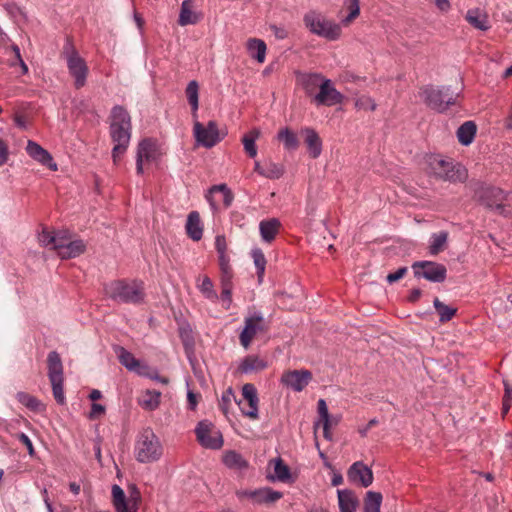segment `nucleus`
<instances>
[{
  "label": "nucleus",
  "mask_w": 512,
  "mask_h": 512,
  "mask_svg": "<svg viewBox=\"0 0 512 512\" xmlns=\"http://www.w3.org/2000/svg\"><path fill=\"white\" fill-rule=\"evenodd\" d=\"M109 134L114 143L112 158L115 163L126 152L132 134L131 116L122 105L112 107L109 116Z\"/></svg>",
  "instance_id": "obj_1"
},
{
  "label": "nucleus",
  "mask_w": 512,
  "mask_h": 512,
  "mask_svg": "<svg viewBox=\"0 0 512 512\" xmlns=\"http://www.w3.org/2000/svg\"><path fill=\"white\" fill-rule=\"evenodd\" d=\"M107 298L119 304L141 305L145 302L144 282L138 279H117L103 287Z\"/></svg>",
  "instance_id": "obj_2"
},
{
  "label": "nucleus",
  "mask_w": 512,
  "mask_h": 512,
  "mask_svg": "<svg viewBox=\"0 0 512 512\" xmlns=\"http://www.w3.org/2000/svg\"><path fill=\"white\" fill-rule=\"evenodd\" d=\"M303 24L311 34L328 41H336L342 35L341 23L335 22L318 10L307 11L303 16Z\"/></svg>",
  "instance_id": "obj_3"
},
{
  "label": "nucleus",
  "mask_w": 512,
  "mask_h": 512,
  "mask_svg": "<svg viewBox=\"0 0 512 512\" xmlns=\"http://www.w3.org/2000/svg\"><path fill=\"white\" fill-rule=\"evenodd\" d=\"M419 96L427 107L438 113H444L451 106L457 105L460 92L453 90L451 86L426 85L420 89Z\"/></svg>",
  "instance_id": "obj_4"
},
{
  "label": "nucleus",
  "mask_w": 512,
  "mask_h": 512,
  "mask_svg": "<svg viewBox=\"0 0 512 512\" xmlns=\"http://www.w3.org/2000/svg\"><path fill=\"white\" fill-rule=\"evenodd\" d=\"M428 167L430 173L437 179L449 181L451 183H463L468 177L467 170L459 163L451 159H444L439 156H430L428 158Z\"/></svg>",
  "instance_id": "obj_5"
},
{
  "label": "nucleus",
  "mask_w": 512,
  "mask_h": 512,
  "mask_svg": "<svg viewBox=\"0 0 512 512\" xmlns=\"http://www.w3.org/2000/svg\"><path fill=\"white\" fill-rule=\"evenodd\" d=\"M163 453L162 445L152 429L146 428L137 437L134 454L140 463L158 461Z\"/></svg>",
  "instance_id": "obj_6"
},
{
  "label": "nucleus",
  "mask_w": 512,
  "mask_h": 512,
  "mask_svg": "<svg viewBox=\"0 0 512 512\" xmlns=\"http://www.w3.org/2000/svg\"><path fill=\"white\" fill-rule=\"evenodd\" d=\"M62 55L66 59L69 74L74 78L75 87L77 89L84 87L89 69L85 60L79 55L69 39L63 46Z\"/></svg>",
  "instance_id": "obj_7"
},
{
  "label": "nucleus",
  "mask_w": 512,
  "mask_h": 512,
  "mask_svg": "<svg viewBox=\"0 0 512 512\" xmlns=\"http://www.w3.org/2000/svg\"><path fill=\"white\" fill-rule=\"evenodd\" d=\"M412 269L416 278H424L433 283H442L447 277L445 265L433 261H416Z\"/></svg>",
  "instance_id": "obj_8"
},
{
  "label": "nucleus",
  "mask_w": 512,
  "mask_h": 512,
  "mask_svg": "<svg viewBox=\"0 0 512 512\" xmlns=\"http://www.w3.org/2000/svg\"><path fill=\"white\" fill-rule=\"evenodd\" d=\"M244 328L239 335L240 344L248 349L251 345L253 338L259 332L267 330L263 314L259 311L254 312L251 316L244 319Z\"/></svg>",
  "instance_id": "obj_9"
},
{
  "label": "nucleus",
  "mask_w": 512,
  "mask_h": 512,
  "mask_svg": "<svg viewBox=\"0 0 512 512\" xmlns=\"http://www.w3.org/2000/svg\"><path fill=\"white\" fill-rule=\"evenodd\" d=\"M193 131L197 143L205 148L214 147L222 139L215 121H209L206 126L196 121Z\"/></svg>",
  "instance_id": "obj_10"
},
{
  "label": "nucleus",
  "mask_w": 512,
  "mask_h": 512,
  "mask_svg": "<svg viewBox=\"0 0 512 512\" xmlns=\"http://www.w3.org/2000/svg\"><path fill=\"white\" fill-rule=\"evenodd\" d=\"M213 426L208 421H200L196 428L195 434L198 442L204 448L220 449L223 445V438L219 431H213Z\"/></svg>",
  "instance_id": "obj_11"
},
{
  "label": "nucleus",
  "mask_w": 512,
  "mask_h": 512,
  "mask_svg": "<svg viewBox=\"0 0 512 512\" xmlns=\"http://www.w3.org/2000/svg\"><path fill=\"white\" fill-rule=\"evenodd\" d=\"M505 199V192L497 187H485L479 192L480 203L488 209L497 211L501 215L505 212V206L503 204Z\"/></svg>",
  "instance_id": "obj_12"
},
{
  "label": "nucleus",
  "mask_w": 512,
  "mask_h": 512,
  "mask_svg": "<svg viewBox=\"0 0 512 512\" xmlns=\"http://www.w3.org/2000/svg\"><path fill=\"white\" fill-rule=\"evenodd\" d=\"M344 96L334 87L330 79H325L321 88L314 95L313 101L317 106H334L343 102Z\"/></svg>",
  "instance_id": "obj_13"
},
{
  "label": "nucleus",
  "mask_w": 512,
  "mask_h": 512,
  "mask_svg": "<svg viewBox=\"0 0 512 512\" xmlns=\"http://www.w3.org/2000/svg\"><path fill=\"white\" fill-rule=\"evenodd\" d=\"M157 158V143L151 138H145L138 143L136 153V172L143 174V163H150Z\"/></svg>",
  "instance_id": "obj_14"
},
{
  "label": "nucleus",
  "mask_w": 512,
  "mask_h": 512,
  "mask_svg": "<svg viewBox=\"0 0 512 512\" xmlns=\"http://www.w3.org/2000/svg\"><path fill=\"white\" fill-rule=\"evenodd\" d=\"M242 396L247 401L246 405H243L242 401L237 402L243 415L250 419H258V393L257 389L252 383H246L242 387Z\"/></svg>",
  "instance_id": "obj_15"
},
{
  "label": "nucleus",
  "mask_w": 512,
  "mask_h": 512,
  "mask_svg": "<svg viewBox=\"0 0 512 512\" xmlns=\"http://www.w3.org/2000/svg\"><path fill=\"white\" fill-rule=\"evenodd\" d=\"M347 479L350 483L367 488L373 483V472L362 461L354 462L347 470Z\"/></svg>",
  "instance_id": "obj_16"
},
{
  "label": "nucleus",
  "mask_w": 512,
  "mask_h": 512,
  "mask_svg": "<svg viewBox=\"0 0 512 512\" xmlns=\"http://www.w3.org/2000/svg\"><path fill=\"white\" fill-rule=\"evenodd\" d=\"M312 380V373L309 370H290L281 376V383L295 392L302 391Z\"/></svg>",
  "instance_id": "obj_17"
},
{
  "label": "nucleus",
  "mask_w": 512,
  "mask_h": 512,
  "mask_svg": "<svg viewBox=\"0 0 512 512\" xmlns=\"http://www.w3.org/2000/svg\"><path fill=\"white\" fill-rule=\"evenodd\" d=\"M26 152L32 159L46 166L51 171H57L58 166L57 163L54 162L52 155L38 143L29 140L27 142Z\"/></svg>",
  "instance_id": "obj_18"
},
{
  "label": "nucleus",
  "mask_w": 512,
  "mask_h": 512,
  "mask_svg": "<svg viewBox=\"0 0 512 512\" xmlns=\"http://www.w3.org/2000/svg\"><path fill=\"white\" fill-rule=\"evenodd\" d=\"M326 78L320 73H300L298 82L308 97L314 98Z\"/></svg>",
  "instance_id": "obj_19"
},
{
  "label": "nucleus",
  "mask_w": 512,
  "mask_h": 512,
  "mask_svg": "<svg viewBox=\"0 0 512 512\" xmlns=\"http://www.w3.org/2000/svg\"><path fill=\"white\" fill-rule=\"evenodd\" d=\"M195 0H184L181 4L178 24L180 26L197 24L201 18V13L194 11Z\"/></svg>",
  "instance_id": "obj_20"
},
{
  "label": "nucleus",
  "mask_w": 512,
  "mask_h": 512,
  "mask_svg": "<svg viewBox=\"0 0 512 512\" xmlns=\"http://www.w3.org/2000/svg\"><path fill=\"white\" fill-rule=\"evenodd\" d=\"M281 222L278 218H269L260 221L259 232L262 241L271 243L279 233Z\"/></svg>",
  "instance_id": "obj_21"
},
{
  "label": "nucleus",
  "mask_w": 512,
  "mask_h": 512,
  "mask_svg": "<svg viewBox=\"0 0 512 512\" xmlns=\"http://www.w3.org/2000/svg\"><path fill=\"white\" fill-rule=\"evenodd\" d=\"M338 504L340 512H355L359 500L355 493L350 489H342L337 491Z\"/></svg>",
  "instance_id": "obj_22"
},
{
  "label": "nucleus",
  "mask_w": 512,
  "mask_h": 512,
  "mask_svg": "<svg viewBox=\"0 0 512 512\" xmlns=\"http://www.w3.org/2000/svg\"><path fill=\"white\" fill-rule=\"evenodd\" d=\"M267 367V361L257 355L246 356L238 366V371L242 374L262 371Z\"/></svg>",
  "instance_id": "obj_23"
},
{
  "label": "nucleus",
  "mask_w": 512,
  "mask_h": 512,
  "mask_svg": "<svg viewBox=\"0 0 512 512\" xmlns=\"http://www.w3.org/2000/svg\"><path fill=\"white\" fill-rule=\"evenodd\" d=\"M302 133L305 135L304 142L307 145L309 155L317 158L322 152V141L318 133L312 128H304Z\"/></svg>",
  "instance_id": "obj_24"
},
{
  "label": "nucleus",
  "mask_w": 512,
  "mask_h": 512,
  "mask_svg": "<svg viewBox=\"0 0 512 512\" xmlns=\"http://www.w3.org/2000/svg\"><path fill=\"white\" fill-rule=\"evenodd\" d=\"M186 233L193 241H199L203 236V225L197 211L188 214L186 222Z\"/></svg>",
  "instance_id": "obj_25"
},
{
  "label": "nucleus",
  "mask_w": 512,
  "mask_h": 512,
  "mask_svg": "<svg viewBox=\"0 0 512 512\" xmlns=\"http://www.w3.org/2000/svg\"><path fill=\"white\" fill-rule=\"evenodd\" d=\"M465 19L478 30L487 31L490 28L488 15L478 8L468 10Z\"/></svg>",
  "instance_id": "obj_26"
},
{
  "label": "nucleus",
  "mask_w": 512,
  "mask_h": 512,
  "mask_svg": "<svg viewBox=\"0 0 512 512\" xmlns=\"http://www.w3.org/2000/svg\"><path fill=\"white\" fill-rule=\"evenodd\" d=\"M161 395L160 391L147 389L142 393L141 398L138 400V404L144 410L154 411L160 406Z\"/></svg>",
  "instance_id": "obj_27"
},
{
  "label": "nucleus",
  "mask_w": 512,
  "mask_h": 512,
  "mask_svg": "<svg viewBox=\"0 0 512 512\" xmlns=\"http://www.w3.org/2000/svg\"><path fill=\"white\" fill-rule=\"evenodd\" d=\"M49 380L61 379L63 377V364L58 352L51 351L47 357Z\"/></svg>",
  "instance_id": "obj_28"
},
{
  "label": "nucleus",
  "mask_w": 512,
  "mask_h": 512,
  "mask_svg": "<svg viewBox=\"0 0 512 512\" xmlns=\"http://www.w3.org/2000/svg\"><path fill=\"white\" fill-rule=\"evenodd\" d=\"M269 465H273L274 468V475L268 476L270 480L284 483L290 481V469L280 457L270 460Z\"/></svg>",
  "instance_id": "obj_29"
},
{
  "label": "nucleus",
  "mask_w": 512,
  "mask_h": 512,
  "mask_svg": "<svg viewBox=\"0 0 512 512\" xmlns=\"http://www.w3.org/2000/svg\"><path fill=\"white\" fill-rule=\"evenodd\" d=\"M86 245L83 240L69 241L59 252L58 256L62 259H71L78 257L85 252Z\"/></svg>",
  "instance_id": "obj_30"
},
{
  "label": "nucleus",
  "mask_w": 512,
  "mask_h": 512,
  "mask_svg": "<svg viewBox=\"0 0 512 512\" xmlns=\"http://www.w3.org/2000/svg\"><path fill=\"white\" fill-rule=\"evenodd\" d=\"M214 193H219L221 195L225 207H229L232 204L234 196L226 184L214 185L210 188L209 195H207L206 198L213 208L216 207L212 198V194Z\"/></svg>",
  "instance_id": "obj_31"
},
{
  "label": "nucleus",
  "mask_w": 512,
  "mask_h": 512,
  "mask_svg": "<svg viewBox=\"0 0 512 512\" xmlns=\"http://www.w3.org/2000/svg\"><path fill=\"white\" fill-rule=\"evenodd\" d=\"M477 126L473 121L464 122L457 130L459 143L464 146L471 144L475 138Z\"/></svg>",
  "instance_id": "obj_32"
},
{
  "label": "nucleus",
  "mask_w": 512,
  "mask_h": 512,
  "mask_svg": "<svg viewBox=\"0 0 512 512\" xmlns=\"http://www.w3.org/2000/svg\"><path fill=\"white\" fill-rule=\"evenodd\" d=\"M266 49V44L261 39L250 38L247 41V50L249 55L259 63H263L265 61Z\"/></svg>",
  "instance_id": "obj_33"
},
{
  "label": "nucleus",
  "mask_w": 512,
  "mask_h": 512,
  "mask_svg": "<svg viewBox=\"0 0 512 512\" xmlns=\"http://www.w3.org/2000/svg\"><path fill=\"white\" fill-rule=\"evenodd\" d=\"M185 94L191 107L192 116L197 118V111L199 108V84L196 80H192L188 83L185 89Z\"/></svg>",
  "instance_id": "obj_34"
},
{
  "label": "nucleus",
  "mask_w": 512,
  "mask_h": 512,
  "mask_svg": "<svg viewBox=\"0 0 512 512\" xmlns=\"http://www.w3.org/2000/svg\"><path fill=\"white\" fill-rule=\"evenodd\" d=\"M255 503L256 504H269L274 503L282 498L283 494L279 491H275L270 487L256 489L255 493Z\"/></svg>",
  "instance_id": "obj_35"
},
{
  "label": "nucleus",
  "mask_w": 512,
  "mask_h": 512,
  "mask_svg": "<svg viewBox=\"0 0 512 512\" xmlns=\"http://www.w3.org/2000/svg\"><path fill=\"white\" fill-rule=\"evenodd\" d=\"M179 337L183 344V348L187 358L192 361L195 350V340L192 330L189 327H182L179 330Z\"/></svg>",
  "instance_id": "obj_36"
},
{
  "label": "nucleus",
  "mask_w": 512,
  "mask_h": 512,
  "mask_svg": "<svg viewBox=\"0 0 512 512\" xmlns=\"http://www.w3.org/2000/svg\"><path fill=\"white\" fill-rule=\"evenodd\" d=\"M115 353L117 354L118 360L127 370H135L137 366H139V360L134 357V355L126 350L122 346H116L114 348Z\"/></svg>",
  "instance_id": "obj_37"
},
{
  "label": "nucleus",
  "mask_w": 512,
  "mask_h": 512,
  "mask_svg": "<svg viewBox=\"0 0 512 512\" xmlns=\"http://www.w3.org/2000/svg\"><path fill=\"white\" fill-rule=\"evenodd\" d=\"M259 136H260V131L258 129H252L249 133L245 134L242 138L244 150L247 153V155L251 158H255L257 155V146H256L255 142Z\"/></svg>",
  "instance_id": "obj_38"
},
{
  "label": "nucleus",
  "mask_w": 512,
  "mask_h": 512,
  "mask_svg": "<svg viewBox=\"0 0 512 512\" xmlns=\"http://www.w3.org/2000/svg\"><path fill=\"white\" fill-rule=\"evenodd\" d=\"M224 464L231 469L243 470L248 468V462L243 458L240 453L229 451L223 458Z\"/></svg>",
  "instance_id": "obj_39"
},
{
  "label": "nucleus",
  "mask_w": 512,
  "mask_h": 512,
  "mask_svg": "<svg viewBox=\"0 0 512 512\" xmlns=\"http://www.w3.org/2000/svg\"><path fill=\"white\" fill-rule=\"evenodd\" d=\"M382 499L380 492L368 491L364 499V512H380Z\"/></svg>",
  "instance_id": "obj_40"
},
{
  "label": "nucleus",
  "mask_w": 512,
  "mask_h": 512,
  "mask_svg": "<svg viewBox=\"0 0 512 512\" xmlns=\"http://www.w3.org/2000/svg\"><path fill=\"white\" fill-rule=\"evenodd\" d=\"M448 239V233L446 231H441L439 233H434L430 239L429 245V253L430 255H438L441 251L444 250V246Z\"/></svg>",
  "instance_id": "obj_41"
},
{
  "label": "nucleus",
  "mask_w": 512,
  "mask_h": 512,
  "mask_svg": "<svg viewBox=\"0 0 512 512\" xmlns=\"http://www.w3.org/2000/svg\"><path fill=\"white\" fill-rule=\"evenodd\" d=\"M433 305L437 313L439 314V321L441 323L450 321L457 312L456 308L444 304L437 297L434 299Z\"/></svg>",
  "instance_id": "obj_42"
},
{
  "label": "nucleus",
  "mask_w": 512,
  "mask_h": 512,
  "mask_svg": "<svg viewBox=\"0 0 512 512\" xmlns=\"http://www.w3.org/2000/svg\"><path fill=\"white\" fill-rule=\"evenodd\" d=\"M16 399L19 403L33 412H39L43 408L42 403L36 397L26 392H18L16 394Z\"/></svg>",
  "instance_id": "obj_43"
},
{
  "label": "nucleus",
  "mask_w": 512,
  "mask_h": 512,
  "mask_svg": "<svg viewBox=\"0 0 512 512\" xmlns=\"http://www.w3.org/2000/svg\"><path fill=\"white\" fill-rule=\"evenodd\" d=\"M277 138L279 141L283 142V145L287 150H296L299 146L296 134L288 128L280 130L277 134Z\"/></svg>",
  "instance_id": "obj_44"
},
{
  "label": "nucleus",
  "mask_w": 512,
  "mask_h": 512,
  "mask_svg": "<svg viewBox=\"0 0 512 512\" xmlns=\"http://www.w3.org/2000/svg\"><path fill=\"white\" fill-rule=\"evenodd\" d=\"M344 5L349 13L340 23L342 26L347 27L360 15V0H346Z\"/></svg>",
  "instance_id": "obj_45"
},
{
  "label": "nucleus",
  "mask_w": 512,
  "mask_h": 512,
  "mask_svg": "<svg viewBox=\"0 0 512 512\" xmlns=\"http://www.w3.org/2000/svg\"><path fill=\"white\" fill-rule=\"evenodd\" d=\"M283 174V165L275 163L271 160L264 161V170L261 171V176L268 179H279Z\"/></svg>",
  "instance_id": "obj_46"
},
{
  "label": "nucleus",
  "mask_w": 512,
  "mask_h": 512,
  "mask_svg": "<svg viewBox=\"0 0 512 512\" xmlns=\"http://www.w3.org/2000/svg\"><path fill=\"white\" fill-rule=\"evenodd\" d=\"M251 256L253 258L255 267H256V273L258 276L259 281L262 280L265 272V266H266V258L264 253L260 248H255L251 251Z\"/></svg>",
  "instance_id": "obj_47"
},
{
  "label": "nucleus",
  "mask_w": 512,
  "mask_h": 512,
  "mask_svg": "<svg viewBox=\"0 0 512 512\" xmlns=\"http://www.w3.org/2000/svg\"><path fill=\"white\" fill-rule=\"evenodd\" d=\"M200 292L209 300L216 301L218 299V295L214 290L213 283L208 276H205L202 279V282L198 285Z\"/></svg>",
  "instance_id": "obj_48"
},
{
  "label": "nucleus",
  "mask_w": 512,
  "mask_h": 512,
  "mask_svg": "<svg viewBox=\"0 0 512 512\" xmlns=\"http://www.w3.org/2000/svg\"><path fill=\"white\" fill-rule=\"evenodd\" d=\"M318 414L321 421L323 422L324 437L329 438L330 419L328 407L324 399H320L318 401Z\"/></svg>",
  "instance_id": "obj_49"
},
{
  "label": "nucleus",
  "mask_w": 512,
  "mask_h": 512,
  "mask_svg": "<svg viewBox=\"0 0 512 512\" xmlns=\"http://www.w3.org/2000/svg\"><path fill=\"white\" fill-rule=\"evenodd\" d=\"M50 382H51L53 397H54L55 401L59 405H64L66 403V398H65L64 389H63L64 378L55 379V380L53 379V380H50Z\"/></svg>",
  "instance_id": "obj_50"
},
{
  "label": "nucleus",
  "mask_w": 512,
  "mask_h": 512,
  "mask_svg": "<svg viewBox=\"0 0 512 512\" xmlns=\"http://www.w3.org/2000/svg\"><path fill=\"white\" fill-rule=\"evenodd\" d=\"M54 236V250H57V252H59L70 241V234L67 230H59L56 232L54 231Z\"/></svg>",
  "instance_id": "obj_51"
},
{
  "label": "nucleus",
  "mask_w": 512,
  "mask_h": 512,
  "mask_svg": "<svg viewBox=\"0 0 512 512\" xmlns=\"http://www.w3.org/2000/svg\"><path fill=\"white\" fill-rule=\"evenodd\" d=\"M39 243L44 247L51 246L52 249H54L55 244V236L54 231L50 232L46 227L42 228V231L38 235Z\"/></svg>",
  "instance_id": "obj_52"
},
{
  "label": "nucleus",
  "mask_w": 512,
  "mask_h": 512,
  "mask_svg": "<svg viewBox=\"0 0 512 512\" xmlns=\"http://www.w3.org/2000/svg\"><path fill=\"white\" fill-rule=\"evenodd\" d=\"M116 512H137V499L130 504L127 500L114 505Z\"/></svg>",
  "instance_id": "obj_53"
},
{
  "label": "nucleus",
  "mask_w": 512,
  "mask_h": 512,
  "mask_svg": "<svg viewBox=\"0 0 512 512\" xmlns=\"http://www.w3.org/2000/svg\"><path fill=\"white\" fill-rule=\"evenodd\" d=\"M234 398H235V396H234L232 388H228L225 392H223L222 397H221L220 407L225 414H227L228 406L230 405L232 399H234Z\"/></svg>",
  "instance_id": "obj_54"
},
{
  "label": "nucleus",
  "mask_w": 512,
  "mask_h": 512,
  "mask_svg": "<svg viewBox=\"0 0 512 512\" xmlns=\"http://www.w3.org/2000/svg\"><path fill=\"white\" fill-rule=\"evenodd\" d=\"M220 272H221V275H220L221 287H232L233 288V282H232L233 271H232V268L231 269H226V270H220Z\"/></svg>",
  "instance_id": "obj_55"
},
{
  "label": "nucleus",
  "mask_w": 512,
  "mask_h": 512,
  "mask_svg": "<svg viewBox=\"0 0 512 512\" xmlns=\"http://www.w3.org/2000/svg\"><path fill=\"white\" fill-rule=\"evenodd\" d=\"M112 498L113 505L127 500L123 489L116 484L112 486Z\"/></svg>",
  "instance_id": "obj_56"
},
{
  "label": "nucleus",
  "mask_w": 512,
  "mask_h": 512,
  "mask_svg": "<svg viewBox=\"0 0 512 512\" xmlns=\"http://www.w3.org/2000/svg\"><path fill=\"white\" fill-rule=\"evenodd\" d=\"M407 271H408L407 267H400L394 273L388 274L386 277V280L388 283L392 284V283L402 279L406 275Z\"/></svg>",
  "instance_id": "obj_57"
},
{
  "label": "nucleus",
  "mask_w": 512,
  "mask_h": 512,
  "mask_svg": "<svg viewBox=\"0 0 512 512\" xmlns=\"http://www.w3.org/2000/svg\"><path fill=\"white\" fill-rule=\"evenodd\" d=\"M9 158L8 145L0 138V167L3 166Z\"/></svg>",
  "instance_id": "obj_58"
},
{
  "label": "nucleus",
  "mask_w": 512,
  "mask_h": 512,
  "mask_svg": "<svg viewBox=\"0 0 512 512\" xmlns=\"http://www.w3.org/2000/svg\"><path fill=\"white\" fill-rule=\"evenodd\" d=\"M221 298L226 303L225 308L228 309L232 303V287H221Z\"/></svg>",
  "instance_id": "obj_59"
},
{
  "label": "nucleus",
  "mask_w": 512,
  "mask_h": 512,
  "mask_svg": "<svg viewBox=\"0 0 512 512\" xmlns=\"http://www.w3.org/2000/svg\"><path fill=\"white\" fill-rule=\"evenodd\" d=\"M17 438L22 444H24L27 447L28 453L30 455H33L34 447H33V444H32V441L30 440V438L25 433L18 434Z\"/></svg>",
  "instance_id": "obj_60"
},
{
  "label": "nucleus",
  "mask_w": 512,
  "mask_h": 512,
  "mask_svg": "<svg viewBox=\"0 0 512 512\" xmlns=\"http://www.w3.org/2000/svg\"><path fill=\"white\" fill-rule=\"evenodd\" d=\"M215 248L217 253H225L227 246H226V239L223 235H218L215 238Z\"/></svg>",
  "instance_id": "obj_61"
},
{
  "label": "nucleus",
  "mask_w": 512,
  "mask_h": 512,
  "mask_svg": "<svg viewBox=\"0 0 512 512\" xmlns=\"http://www.w3.org/2000/svg\"><path fill=\"white\" fill-rule=\"evenodd\" d=\"M131 371L135 372L139 376H143V377L148 378L150 376V373H151L152 370H151V368L147 364H142L139 361V366H137L135 370H131Z\"/></svg>",
  "instance_id": "obj_62"
},
{
  "label": "nucleus",
  "mask_w": 512,
  "mask_h": 512,
  "mask_svg": "<svg viewBox=\"0 0 512 512\" xmlns=\"http://www.w3.org/2000/svg\"><path fill=\"white\" fill-rule=\"evenodd\" d=\"M218 258H219L220 270L231 269V266L229 264V258L226 255V252L225 253H219L218 254Z\"/></svg>",
  "instance_id": "obj_63"
},
{
  "label": "nucleus",
  "mask_w": 512,
  "mask_h": 512,
  "mask_svg": "<svg viewBox=\"0 0 512 512\" xmlns=\"http://www.w3.org/2000/svg\"><path fill=\"white\" fill-rule=\"evenodd\" d=\"M105 407L98 403H93L91 405V412H90V418H94L98 415L104 414Z\"/></svg>",
  "instance_id": "obj_64"
}]
</instances>
